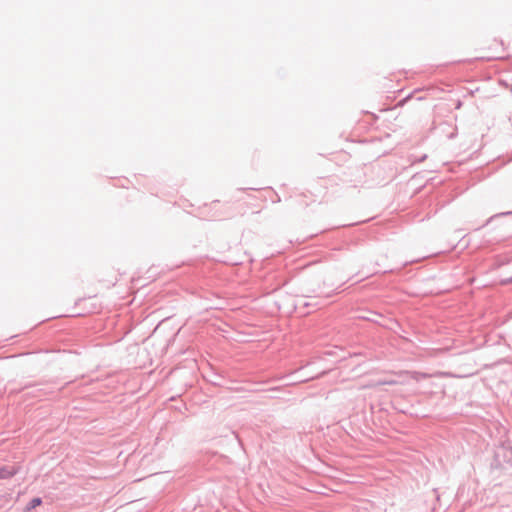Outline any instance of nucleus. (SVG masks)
Returning <instances> with one entry per match:
<instances>
[{"mask_svg": "<svg viewBox=\"0 0 512 512\" xmlns=\"http://www.w3.org/2000/svg\"><path fill=\"white\" fill-rule=\"evenodd\" d=\"M41 503H42V501L40 498H34L29 503L28 509H33V508L39 506Z\"/></svg>", "mask_w": 512, "mask_h": 512, "instance_id": "nucleus-1", "label": "nucleus"}, {"mask_svg": "<svg viewBox=\"0 0 512 512\" xmlns=\"http://www.w3.org/2000/svg\"><path fill=\"white\" fill-rule=\"evenodd\" d=\"M2 477H3V473H2V471H0V478H2Z\"/></svg>", "mask_w": 512, "mask_h": 512, "instance_id": "nucleus-2", "label": "nucleus"}]
</instances>
